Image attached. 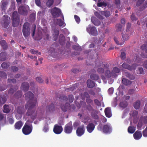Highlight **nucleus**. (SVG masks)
<instances>
[{"mask_svg": "<svg viewBox=\"0 0 147 147\" xmlns=\"http://www.w3.org/2000/svg\"><path fill=\"white\" fill-rule=\"evenodd\" d=\"M19 13L22 15L27 14V11L25 7L23 6H20L18 9Z\"/></svg>", "mask_w": 147, "mask_h": 147, "instance_id": "18", "label": "nucleus"}, {"mask_svg": "<svg viewBox=\"0 0 147 147\" xmlns=\"http://www.w3.org/2000/svg\"><path fill=\"white\" fill-rule=\"evenodd\" d=\"M91 21L92 23L95 26H98L100 24V21L96 19L91 18Z\"/></svg>", "mask_w": 147, "mask_h": 147, "instance_id": "33", "label": "nucleus"}, {"mask_svg": "<svg viewBox=\"0 0 147 147\" xmlns=\"http://www.w3.org/2000/svg\"><path fill=\"white\" fill-rule=\"evenodd\" d=\"M7 3V1H1V7L2 10H5L6 9Z\"/></svg>", "mask_w": 147, "mask_h": 147, "instance_id": "35", "label": "nucleus"}, {"mask_svg": "<svg viewBox=\"0 0 147 147\" xmlns=\"http://www.w3.org/2000/svg\"><path fill=\"white\" fill-rule=\"evenodd\" d=\"M105 75L107 78H109L111 77H115L116 76V74L113 71H110L109 70H107L105 71Z\"/></svg>", "mask_w": 147, "mask_h": 147, "instance_id": "15", "label": "nucleus"}, {"mask_svg": "<svg viewBox=\"0 0 147 147\" xmlns=\"http://www.w3.org/2000/svg\"><path fill=\"white\" fill-rule=\"evenodd\" d=\"M122 25L120 24H117L115 26V31L116 32H121L124 29L122 28Z\"/></svg>", "mask_w": 147, "mask_h": 147, "instance_id": "24", "label": "nucleus"}, {"mask_svg": "<svg viewBox=\"0 0 147 147\" xmlns=\"http://www.w3.org/2000/svg\"><path fill=\"white\" fill-rule=\"evenodd\" d=\"M74 18L76 22L78 23H79L80 22V18L77 15H74Z\"/></svg>", "mask_w": 147, "mask_h": 147, "instance_id": "63", "label": "nucleus"}, {"mask_svg": "<svg viewBox=\"0 0 147 147\" xmlns=\"http://www.w3.org/2000/svg\"><path fill=\"white\" fill-rule=\"evenodd\" d=\"M95 125L92 123H89L86 126V129L88 131L89 133H91L94 129Z\"/></svg>", "mask_w": 147, "mask_h": 147, "instance_id": "17", "label": "nucleus"}, {"mask_svg": "<svg viewBox=\"0 0 147 147\" xmlns=\"http://www.w3.org/2000/svg\"><path fill=\"white\" fill-rule=\"evenodd\" d=\"M134 138L136 140L140 139L142 136V134L141 131L137 130L134 134Z\"/></svg>", "mask_w": 147, "mask_h": 147, "instance_id": "21", "label": "nucleus"}, {"mask_svg": "<svg viewBox=\"0 0 147 147\" xmlns=\"http://www.w3.org/2000/svg\"><path fill=\"white\" fill-rule=\"evenodd\" d=\"M70 105L68 103H66L65 105L61 106V110L64 112H66L68 109L70 107Z\"/></svg>", "mask_w": 147, "mask_h": 147, "instance_id": "27", "label": "nucleus"}, {"mask_svg": "<svg viewBox=\"0 0 147 147\" xmlns=\"http://www.w3.org/2000/svg\"><path fill=\"white\" fill-rule=\"evenodd\" d=\"M55 110V107L53 104H51L50 105L47 106L46 108V112L47 113H51Z\"/></svg>", "mask_w": 147, "mask_h": 147, "instance_id": "16", "label": "nucleus"}, {"mask_svg": "<svg viewBox=\"0 0 147 147\" xmlns=\"http://www.w3.org/2000/svg\"><path fill=\"white\" fill-rule=\"evenodd\" d=\"M3 111L4 113H8L10 110L8 105H5L3 107Z\"/></svg>", "mask_w": 147, "mask_h": 147, "instance_id": "31", "label": "nucleus"}, {"mask_svg": "<svg viewBox=\"0 0 147 147\" xmlns=\"http://www.w3.org/2000/svg\"><path fill=\"white\" fill-rule=\"evenodd\" d=\"M7 54L5 52H1L0 53V61H4L6 59Z\"/></svg>", "mask_w": 147, "mask_h": 147, "instance_id": "26", "label": "nucleus"}, {"mask_svg": "<svg viewBox=\"0 0 147 147\" xmlns=\"http://www.w3.org/2000/svg\"><path fill=\"white\" fill-rule=\"evenodd\" d=\"M140 120L143 122L144 124L147 123V116L142 117L140 118Z\"/></svg>", "mask_w": 147, "mask_h": 147, "instance_id": "49", "label": "nucleus"}, {"mask_svg": "<svg viewBox=\"0 0 147 147\" xmlns=\"http://www.w3.org/2000/svg\"><path fill=\"white\" fill-rule=\"evenodd\" d=\"M22 91L21 90H19L17 91V92L15 93L14 96L17 98H19L22 96Z\"/></svg>", "mask_w": 147, "mask_h": 147, "instance_id": "47", "label": "nucleus"}, {"mask_svg": "<svg viewBox=\"0 0 147 147\" xmlns=\"http://www.w3.org/2000/svg\"><path fill=\"white\" fill-rule=\"evenodd\" d=\"M94 14L97 17L98 19H99L100 20H103L104 18L101 16L100 13H99L97 11H95L94 13Z\"/></svg>", "mask_w": 147, "mask_h": 147, "instance_id": "44", "label": "nucleus"}, {"mask_svg": "<svg viewBox=\"0 0 147 147\" xmlns=\"http://www.w3.org/2000/svg\"><path fill=\"white\" fill-rule=\"evenodd\" d=\"M140 102L139 100H137L134 103V107L136 109H138L140 107Z\"/></svg>", "mask_w": 147, "mask_h": 147, "instance_id": "39", "label": "nucleus"}, {"mask_svg": "<svg viewBox=\"0 0 147 147\" xmlns=\"http://www.w3.org/2000/svg\"><path fill=\"white\" fill-rule=\"evenodd\" d=\"M144 72V69L142 67H139L138 68V71L137 72L138 74H143Z\"/></svg>", "mask_w": 147, "mask_h": 147, "instance_id": "57", "label": "nucleus"}, {"mask_svg": "<svg viewBox=\"0 0 147 147\" xmlns=\"http://www.w3.org/2000/svg\"><path fill=\"white\" fill-rule=\"evenodd\" d=\"M94 101L95 104L98 106L99 107L101 106L100 102L98 99H95Z\"/></svg>", "mask_w": 147, "mask_h": 147, "instance_id": "60", "label": "nucleus"}, {"mask_svg": "<svg viewBox=\"0 0 147 147\" xmlns=\"http://www.w3.org/2000/svg\"><path fill=\"white\" fill-rule=\"evenodd\" d=\"M7 74L4 71H0V76L2 78H7Z\"/></svg>", "mask_w": 147, "mask_h": 147, "instance_id": "52", "label": "nucleus"}, {"mask_svg": "<svg viewBox=\"0 0 147 147\" xmlns=\"http://www.w3.org/2000/svg\"><path fill=\"white\" fill-rule=\"evenodd\" d=\"M86 30L89 34L94 36H96L98 35V32L96 28L94 26L91 27L89 25L86 28Z\"/></svg>", "mask_w": 147, "mask_h": 147, "instance_id": "6", "label": "nucleus"}, {"mask_svg": "<svg viewBox=\"0 0 147 147\" xmlns=\"http://www.w3.org/2000/svg\"><path fill=\"white\" fill-rule=\"evenodd\" d=\"M145 0H138L137 2L136 5L138 7Z\"/></svg>", "mask_w": 147, "mask_h": 147, "instance_id": "61", "label": "nucleus"}, {"mask_svg": "<svg viewBox=\"0 0 147 147\" xmlns=\"http://www.w3.org/2000/svg\"><path fill=\"white\" fill-rule=\"evenodd\" d=\"M35 104L34 103H27L25 106V108L28 110L26 113V115L30 117L33 120L35 119L37 116V111L35 108Z\"/></svg>", "mask_w": 147, "mask_h": 147, "instance_id": "1", "label": "nucleus"}, {"mask_svg": "<svg viewBox=\"0 0 147 147\" xmlns=\"http://www.w3.org/2000/svg\"><path fill=\"white\" fill-rule=\"evenodd\" d=\"M121 66L123 68L131 71L136 69V67L138 66V65L137 64L134 63L131 65H130L126 63H124Z\"/></svg>", "mask_w": 147, "mask_h": 147, "instance_id": "7", "label": "nucleus"}, {"mask_svg": "<svg viewBox=\"0 0 147 147\" xmlns=\"http://www.w3.org/2000/svg\"><path fill=\"white\" fill-rule=\"evenodd\" d=\"M49 130L48 125L46 124L45 125L43 128V131L45 132H48Z\"/></svg>", "mask_w": 147, "mask_h": 147, "instance_id": "55", "label": "nucleus"}, {"mask_svg": "<svg viewBox=\"0 0 147 147\" xmlns=\"http://www.w3.org/2000/svg\"><path fill=\"white\" fill-rule=\"evenodd\" d=\"M33 121L28 120L25 124L22 129V131L25 135H28L30 134L32 130V126L30 123L33 122Z\"/></svg>", "mask_w": 147, "mask_h": 147, "instance_id": "2", "label": "nucleus"}, {"mask_svg": "<svg viewBox=\"0 0 147 147\" xmlns=\"http://www.w3.org/2000/svg\"><path fill=\"white\" fill-rule=\"evenodd\" d=\"M20 18L18 12L14 11L12 14V25L13 27L17 26L19 24Z\"/></svg>", "mask_w": 147, "mask_h": 147, "instance_id": "4", "label": "nucleus"}, {"mask_svg": "<svg viewBox=\"0 0 147 147\" xmlns=\"http://www.w3.org/2000/svg\"><path fill=\"white\" fill-rule=\"evenodd\" d=\"M122 83L125 86H128L131 84L132 82L126 78H122Z\"/></svg>", "mask_w": 147, "mask_h": 147, "instance_id": "28", "label": "nucleus"}, {"mask_svg": "<svg viewBox=\"0 0 147 147\" xmlns=\"http://www.w3.org/2000/svg\"><path fill=\"white\" fill-rule=\"evenodd\" d=\"M9 19L10 18H8V16L5 17V16H3L2 21V25L4 27L6 28L8 26L9 24Z\"/></svg>", "mask_w": 147, "mask_h": 147, "instance_id": "13", "label": "nucleus"}, {"mask_svg": "<svg viewBox=\"0 0 147 147\" xmlns=\"http://www.w3.org/2000/svg\"><path fill=\"white\" fill-rule=\"evenodd\" d=\"M87 87L90 88H92L95 86V82L90 80H88L87 81Z\"/></svg>", "mask_w": 147, "mask_h": 147, "instance_id": "22", "label": "nucleus"}, {"mask_svg": "<svg viewBox=\"0 0 147 147\" xmlns=\"http://www.w3.org/2000/svg\"><path fill=\"white\" fill-rule=\"evenodd\" d=\"M101 14L106 17H109L110 15V12L109 11H101L100 12Z\"/></svg>", "mask_w": 147, "mask_h": 147, "instance_id": "34", "label": "nucleus"}, {"mask_svg": "<svg viewBox=\"0 0 147 147\" xmlns=\"http://www.w3.org/2000/svg\"><path fill=\"white\" fill-rule=\"evenodd\" d=\"M23 125V123L22 121H19L15 123L14 125V127L16 129L19 130L21 128Z\"/></svg>", "mask_w": 147, "mask_h": 147, "instance_id": "23", "label": "nucleus"}, {"mask_svg": "<svg viewBox=\"0 0 147 147\" xmlns=\"http://www.w3.org/2000/svg\"><path fill=\"white\" fill-rule=\"evenodd\" d=\"M57 21L58 23V25L60 26H64V24L63 21L61 19H57Z\"/></svg>", "mask_w": 147, "mask_h": 147, "instance_id": "54", "label": "nucleus"}, {"mask_svg": "<svg viewBox=\"0 0 147 147\" xmlns=\"http://www.w3.org/2000/svg\"><path fill=\"white\" fill-rule=\"evenodd\" d=\"M68 98L69 102L70 103H71L74 101V96L72 94L69 95L68 96Z\"/></svg>", "mask_w": 147, "mask_h": 147, "instance_id": "56", "label": "nucleus"}, {"mask_svg": "<svg viewBox=\"0 0 147 147\" xmlns=\"http://www.w3.org/2000/svg\"><path fill=\"white\" fill-rule=\"evenodd\" d=\"M125 75L127 78H129L130 80H133L135 78V77L134 76L131 75L128 72H125Z\"/></svg>", "mask_w": 147, "mask_h": 147, "instance_id": "37", "label": "nucleus"}, {"mask_svg": "<svg viewBox=\"0 0 147 147\" xmlns=\"http://www.w3.org/2000/svg\"><path fill=\"white\" fill-rule=\"evenodd\" d=\"M50 12L52 16L55 18L59 17L60 15L62 14L61 9L56 7L51 9Z\"/></svg>", "mask_w": 147, "mask_h": 147, "instance_id": "5", "label": "nucleus"}, {"mask_svg": "<svg viewBox=\"0 0 147 147\" xmlns=\"http://www.w3.org/2000/svg\"><path fill=\"white\" fill-rule=\"evenodd\" d=\"M81 95L83 99H84L86 98H90L89 95L87 92H85L83 94H81Z\"/></svg>", "mask_w": 147, "mask_h": 147, "instance_id": "48", "label": "nucleus"}, {"mask_svg": "<svg viewBox=\"0 0 147 147\" xmlns=\"http://www.w3.org/2000/svg\"><path fill=\"white\" fill-rule=\"evenodd\" d=\"M65 36L63 34H61L60 35L59 38V42L61 45H63L64 44L65 42Z\"/></svg>", "mask_w": 147, "mask_h": 147, "instance_id": "30", "label": "nucleus"}, {"mask_svg": "<svg viewBox=\"0 0 147 147\" xmlns=\"http://www.w3.org/2000/svg\"><path fill=\"white\" fill-rule=\"evenodd\" d=\"M17 112L20 114H22L25 112V110L23 107H18L17 109Z\"/></svg>", "mask_w": 147, "mask_h": 147, "instance_id": "29", "label": "nucleus"}, {"mask_svg": "<svg viewBox=\"0 0 147 147\" xmlns=\"http://www.w3.org/2000/svg\"><path fill=\"white\" fill-rule=\"evenodd\" d=\"M104 68L102 67H99L97 69V71L99 74H103L104 72Z\"/></svg>", "mask_w": 147, "mask_h": 147, "instance_id": "59", "label": "nucleus"}, {"mask_svg": "<svg viewBox=\"0 0 147 147\" xmlns=\"http://www.w3.org/2000/svg\"><path fill=\"white\" fill-rule=\"evenodd\" d=\"M143 135L144 137H147V126L145 129L143 131Z\"/></svg>", "mask_w": 147, "mask_h": 147, "instance_id": "64", "label": "nucleus"}, {"mask_svg": "<svg viewBox=\"0 0 147 147\" xmlns=\"http://www.w3.org/2000/svg\"><path fill=\"white\" fill-rule=\"evenodd\" d=\"M63 130V127L61 126L56 124L54 125L53 130L55 133L59 134L61 133Z\"/></svg>", "mask_w": 147, "mask_h": 147, "instance_id": "12", "label": "nucleus"}, {"mask_svg": "<svg viewBox=\"0 0 147 147\" xmlns=\"http://www.w3.org/2000/svg\"><path fill=\"white\" fill-rule=\"evenodd\" d=\"M10 64L9 62H4L1 64V66L2 68L7 69L9 67Z\"/></svg>", "mask_w": 147, "mask_h": 147, "instance_id": "36", "label": "nucleus"}, {"mask_svg": "<svg viewBox=\"0 0 147 147\" xmlns=\"http://www.w3.org/2000/svg\"><path fill=\"white\" fill-rule=\"evenodd\" d=\"M6 101V98L5 97H2L0 96V106L4 104Z\"/></svg>", "mask_w": 147, "mask_h": 147, "instance_id": "42", "label": "nucleus"}, {"mask_svg": "<svg viewBox=\"0 0 147 147\" xmlns=\"http://www.w3.org/2000/svg\"><path fill=\"white\" fill-rule=\"evenodd\" d=\"M29 87V83L26 82H24L22 83L21 87V89L25 92L28 90Z\"/></svg>", "mask_w": 147, "mask_h": 147, "instance_id": "19", "label": "nucleus"}, {"mask_svg": "<svg viewBox=\"0 0 147 147\" xmlns=\"http://www.w3.org/2000/svg\"><path fill=\"white\" fill-rule=\"evenodd\" d=\"M104 111L105 115L107 117L110 118L112 116V114L111 108H106L105 109Z\"/></svg>", "mask_w": 147, "mask_h": 147, "instance_id": "20", "label": "nucleus"}, {"mask_svg": "<svg viewBox=\"0 0 147 147\" xmlns=\"http://www.w3.org/2000/svg\"><path fill=\"white\" fill-rule=\"evenodd\" d=\"M127 103L125 101L121 102L119 105L120 107L123 108H125L127 107Z\"/></svg>", "mask_w": 147, "mask_h": 147, "instance_id": "43", "label": "nucleus"}, {"mask_svg": "<svg viewBox=\"0 0 147 147\" xmlns=\"http://www.w3.org/2000/svg\"><path fill=\"white\" fill-rule=\"evenodd\" d=\"M91 115L93 118L96 119H98L99 117L98 115L96 114L95 113L93 112H91Z\"/></svg>", "mask_w": 147, "mask_h": 147, "instance_id": "51", "label": "nucleus"}, {"mask_svg": "<svg viewBox=\"0 0 147 147\" xmlns=\"http://www.w3.org/2000/svg\"><path fill=\"white\" fill-rule=\"evenodd\" d=\"M54 0H48L47 3L48 7H50L53 4Z\"/></svg>", "mask_w": 147, "mask_h": 147, "instance_id": "53", "label": "nucleus"}, {"mask_svg": "<svg viewBox=\"0 0 147 147\" xmlns=\"http://www.w3.org/2000/svg\"><path fill=\"white\" fill-rule=\"evenodd\" d=\"M25 94V99L26 100H28L27 103L28 102V103H32L31 101L34 97V94L32 92L29 91Z\"/></svg>", "mask_w": 147, "mask_h": 147, "instance_id": "11", "label": "nucleus"}, {"mask_svg": "<svg viewBox=\"0 0 147 147\" xmlns=\"http://www.w3.org/2000/svg\"><path fill=\"white\" fill-rule=\"evenodd\" d=\"M102 130L104 133L106 134L111 133L112 128L109 124H105L103 126Z\"/></svg>", "mask_w": 147, "mask_h": 147, "instance_id": "14", "label": "nucleus"}, {"mask_svg": "<svg viewBox=\"0 0 147 147\" xmlns=\"http://www.w3.org/2000/svg\"><path fill=\"white\" fill-rule=\"evenodd\" d=\"M85 126L84 125L78 127L76 131V133L78 136L80 137L82 136L85 132Z\"/></svg>", "mask_w": 147, "mask_h": 147, "instance_id": "10", "label": "nucleus"}, {"mask_svg": "<svg viewBox=\"0 0 147 147\" xmlns=\"http://www.w3.org/2000/svg\"><path fill=\"white\" fill-rule=\"evenodd\" d=\"M114 40L116 44L118 45H122L124 44V41L119 42L118 41V38L116 37H114Z\"/></svg>", "mask_w": 147, "mask_h": 147, "instance_id": "41", "label": "nucleus"}, {"mask_svg": "<svg viewBox=\"0 0 147 147\" xmlns=\"http://www.w3.org/2000/svg\"><path fill=\"white\" fill-rule=\"evenodd\" d=\"M73 130V126L71 122H70L66 124L64 127V131L67 134L71 133Z\"/></svg>", "mask_w": 147, "mask_h": 147, "instance_id": "8", "label": "nucleus"}, {"mask_svg": "<svg viewBox=\"0 0 147 147\" xmlns=\"http://www.w3.org/2000/svg\"><path fill=\"white\" fill-rule=\"evenodd\" d=\"M90 78L91 79L95 80H97L99 78V77L98 75L94 74H91Z\"/></svg>", "mask_w": 147, "mask_h": 147, "instance_id": "40", "label": "nucleus"}, {"mask_svg": "<svg viewBox=\"0 0 147 147\" xmlns=\"http://www.w3.org/2000/svg\"><path fill=\"white\" fill-rule=\"evenodd\" d=\"M95 66L97 67H102L104 68L105 69L108 68L109 65L107 63H103V62L99 60H97L95 62Z\"/></svg>", "mask_w": 147, "mask_h": 147, "instance_id": "9", "label": "nucleus"}, {"mask_svg": "<svg viewBox=\"0 0 147 147\" xmlns=\"http://www.w3.org/2000/svg\"><path fill=\"white\" fill-rule=\"evenodd\" d=\"M129 30H127L125 33V34H123V33H122V37L123 40H127L129 39Z\"/></svg>", "mask_w": 147, "mask_h": 147, "instance_id": "25", "label": "nucleus"}, {"mask_svg": "<svg viewBox=\"0 0 147 147\" xmlns=\"http://www.w3.org/2000/svg\"><path fill=\"white\" fill-rule=\"evenodd\" d=\"M30 25L28 22L25 23L23 25L22 32L25 38H27L30 34Z\"/></svg>", "mask_w": 147, "mask_h": 147, "instance_id": "3", "label": "nucleus"}, {"mask_svg": "<svg viewBox=\"0 0 147 147\" xmlns=\"http://www.w3.org/2000/svg\"><path fill=\"white\" fill-rule=\"evenodd\" d=\"M59 99L61 100L64 101H67L68 100L67 97L66 96H61L59 97Z\"/></svg>", "mask_w": 147, "mask_h": 147, "instance_id": "58", "label": "nucleus"}, {"mask_svg": "<svg viewBox=\"0 0 147 147\" xmlns=\"http://www.w3.org/2000/svg\"><path fill=\"white\" fill-rule=\"evenodd\" d=\"M18 87L16 86L14 88H10L8 91V94H13L18 89Z\"/></svg>", "mask_w": 147, "mask_h": 147, "instance_id": "45", "label": "nucleus"}, {"mask_svg": "<svg viewBox=\"0 0 147 147\" xmlns=\"http://www.w3.org/2000/svg\"><path fill=\"white\" fill-rule=\"evenodd\" d=\"M0 43L3 49H7L8 46L5 40H3L1 41Z\"/></svg>", "mask_w": 147, "mask_h": 147, "instance_id": "32", "label": "nucleus"}, {"mask_svg": "<svg viewBox=\"0 0 147 147\" xmlns=\"http://www.w3.org/2000/svg\"><path fill=\"white\" fill-rule=\"evenodd\" d=\"M86 109L89 112H94V110L92 106L90 105L86 106Z\"/></svg>", "mask_w": 147, "mask_h": 147, "instance_id": "50", "label": "nucleus"}, {"mask_svg": "<svg viewBox=\"0 0 147 147\" xmlns=\"http://www.w3.org/2000/svg\"><path fill=\"white\" fill-rule=\"evenodd\" d=\"M98 3H97V6L98 7H103V6L104 7H106L107 5V4L106 3L104 2V1H101L100 2H98L99 1H98Z\"/></svg>", "mask_w": 147, "mask_h": 147, "instance_id": "38", "label": "nucleus"}, {"mask_svg": "<svg viewBox=\"0 0 147 147\" xmlns=\"http://www.w3.org/2000/svg\"><path fill=\"white\" fill-rule=\"evenodd\" d=\"M146 44H144L141 47V49L143 50H146V51L147 50V43Z\"/></svg>", "mask_w": 147, "mask_h": 147, "instance_id": "62", "label": "nucleus"}, {"mask_svg": "<svg viewBox=\"0 0 147 147\" xmlns=\"http://www.w3.org/2000/svg\"><path fill=\"white\" fill-rule=\"evenodd\" d=\"M135 131V128L133 127L130 126L128 128V132L129 133L133 134Z\"/></svg>", "mask_w": 147, "mask_h": 147, "instance_id": "46", "label": "nucleus"}]
</instances>
